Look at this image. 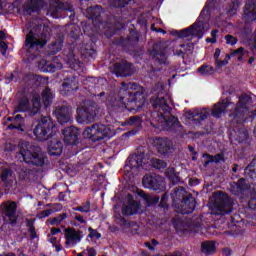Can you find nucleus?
<instances>
[{
  "label": "nucleus",
  "instance_id": "dca6fc26",
  "mask_svg": "<svg viewBox=\"0 0 256 256\" xmlns=\"http://www.w3.org/2000/svg\"><path fill=\"white\" fill-rule=\"evenodd\" d=\"M195 205V198H193V196H190L185 200L179 202L175 207H177L179 213H182V215H189V213L195 211Z\"/></svg>",
  "mask_w": 256,
  "mask_h": 256
},
{
  "label": "nucleus",
  "instance_id": "4be33fe9",
  "mask_svg": "<svg viewBox=\"0 0 256 256\" xmlns=\"http://www.w3.org/2000/svg\"><path fill=\"white\" fill-rule=\"evenodd\" d=\"M139 209H141V204L133 200V198H129L128 203L122 207V214L126 217H129V215H137Z\"/></svg>",
  "mask_w": 256,
  "mask_h": 256
},
{
  "label": "nucleus",
  "instance_id": "8fccbe9b",
  "mask_svg": "<svg viewBox=\"0 0 256 256\" xmlns=\"http://www.w3.org/2000/svg\"><path fill=\"white\" fill-rule=\"evenodd\" d=\"M225 41L227 45H237V38L232 35H226Z\"/></svg>",
  "mask_w": 256,
  "mask_h": 256
},
{
  "label": "nucleus",
  "instance_id": "e2e57ef3",
  "mask_svg": "<svg viewBox=\"0 0 256 256\" xmlns=\"http://www.w3.org/2000/svg\"><path fill=\"white\" fill-rule=\"evenodd\" d=\"M29 232L31 235V239H35V237H37V234H35V228L33 226H30Z\"/></svg>",
  "mask_w": 256,
  "mask_h": 256
},
{
  "label": "nucleus",
  "instance_id": "4c0bfd02",
  "mask_svg": "<svg viewBox=\"0 0 256 256\" xmlns=\"http://www.w3.org/2000/svg\"><path fill=\"white\" fill-rule=\"evenodd\" d=\"M171 127V122L167 120L163 114L158 115V128L160 129H169Z\"/></svg>",
  "mask_w": 256,
  "mask_h": 256
},
{
  "label": "nucleus",
  "instance_id": "cd10ccee",
  "mask_svg": "<svg viewBox=\"0 0 256 256\" xmlns=\"http://www.w3.org/2000/svg\"><path fill=\"white\" fill-rule=\"evenodd\" d=\"M48 153L51 156L61 155L63 153V143L59 140H52L48 146Z\"/></svg>",
  "mask_w": 256,
  "mask_h": 256
},
{
  "label": "nucleus",
  "instance_id": "393cba45",
  "mask_svg": "<svg viewBox=\"0 0 256 256\" xmlns=\"http://www.w3.org/2000/svg\"><path fill=\"white\" fill-rule=\"evenodd\" d=\"M0 179L5 187H11L15 183V172L11 168H5L1 171Z\"/></svg>",
  "mask_w": 256,
  "mask_h": 256
},
{
  "label": "nucleus",
  "instance_id": "37998d69",
  "mask_svg": "<svg viewBox=\"0 0 256 256\" xmlns=\"http://www.w3.org/2000/svg\"><path fill=\"white\" fill-rule=\"evenodd\" d=\"M65 219H67V214L63 213V214L53 218L50 221V225H61V223H63V221H65Z\"/></svg>",
  "mask_w": 256,
  "mask_h": 256
},
{
  "label": "nucleus",
  "instance_id": "e433bc0d",
  "mask_svg": "<svg viewBox=\"0 0 256 256\" xmlns=\"http://www.w3.org/2000/svg\"><path fill=\"white\" fill-rule=\"evenodd\" d=\"M180 47L182 49H176V51H174V55H177L178 57H180V55H183L184 53H187V51H193V43L191 42L187 44H181Z\"/></svg>",
  "mask_w": 256,
  "mask_h": 256
},
{
  "label": "nucleus",
  "instance_id": "f8f14e48",
  "mask_svg": "<svg viewBox=\"0 0 256 256\" xmlns=\"http://www.w3.org/2000/svg\"><path fill=\"white\" fill-rule=\"evenodd\" d=\"M129 89H133V84L131 83H122V86L120 88V99L117 100L113 96H108L107 98V105L108 107H125V102H123V96L126 97V95H131V91Z\"/></svg>",
  "mask_w": 256,
  "mask_h": 256
},
{
  "label": "nucleus",
  "instance_id": "7ed1b4c3",
  "mask_svg": "<svg viewBox=\"0 0 256 256\" xmlns=\"http://www.w3.org/2000/svg\"><path fill=\"white\" fill-rule=\"evenodd\" d=\"M115 135V130L111 126H106L105 124H93L83 131L84 139H89L94 143L97 141H103L105 139H111Z\"/></svg>",
  "mask_w": 256,
  "mask_h": 256
},
{
  "label": "nucleus",
  "instance_id": "6e6552de",
  "mask_svg": "<svg viewBox=\"0 0 256 256\" xmlns=\"http://www.w3.org/2000/svg\"><path fill=\"white\" fill-rule=\"evenodd\" d=\"M78 123H93L97 117V107L94 103L84 101L81 108L77 110Z\"/></svg>",
  "mask_w": 256,
  "mask_h": 256
},
{
  "label": "nucleus",
  "instance_id": "4d7b16f0",
  "mask_svg": "<svg viewBox=\"0 0 256 256\" xmlns=\"http://www.w3.org/2000/svg\"><path fill=\"white\" fill-rule=\"evenodd\" d=\"M236 187L239 189V191H243V189H247V187H245V179L241 178L237 184H235Z\"/></svg>",
  "mask_w": 256,
  "mask_h": 256
},
{
  "label": "nucleus",
  "instance_id": "49530a36",
  "mask_svg": "<svg viewBox=\"0 0 256 256\" xmlns=\"http://www.w3.org/2000/svg\"><path fill=\"white\" fill-rule=\"evenodd\" d=\"M88 231L90 232L88 237H90V239H101V233L97 232V230L89 227Z\"/></svg>",
  "mask_w": 256,
  "mask_h": 256
},
{
  "label": "nucleus",
  "instance_id": "680f3d73",
  "mask_svg": "<svg viewBox=\"0 0 256 256\" xmlns=\"http://www.w3.org/2000/svg\"><path fill=\"white\" fill-rule=\"evenodd\" d=\"M86 251L88 256H97V251H95L94 248H87Z\"/></svg>",
  "mask_w": 256,
  "mask_h": 256
},
{
  "label": "nucleus",
  "instance_id": "72a5a7b5",
  "mask_svg": "<svg viewBox=\"0 0 256 256\" xmlns=\"http://www.w3.org/2000/svg\"><path fill=\"white\" fill-rule=\"evenodd\" d=\"M166 177L171 181V183H173V185L180 181L179 175L175 173V168H168L166 170Z\"/></svg>",
  "mask_w": 256,
  "mask_h": 256
},
{
  "label": "nucleus",
  "instance_id": "bb28decb",
  "mask_svg": "<svg viewBox=\"0 0 256 256\" xmlns=\"http://www.w3.org/2000/svg\"><path fill=\"white\" fill-rule=\"evenodd\" d=\"M71 91H77V81L75 80V78L66 79L60 89V93L62 95H69Z\"/></svg>",
  "mask_w": 256,
  "mask_h": 256
},
{
  "label": "nucleus",
  "instance_id": "4468645a",
  "mask_svg": "<svg viewBox=\"0 0 256 256\" xmlns=\"http://www.w3.org/2000/svg\"><path fill=\"white\" fill-rule=\"evenodd\" d=\"M79 135V129L75 126H70L63 130L64 142L66 145H77L79 142Z\"/></svg>",
  "mask_w": 256,
  "mask_h": 256
},
{
  "label": "nucleus",
  "instance_id": "c756f323",
  "mask_svg": "<svg viewBox=\"0 0 256 256\" xmlns=\"http://www.w3.org/2000/svg\"><path fill=\"white\" fill-rule=\"evenodd\" d=\"M219 57H221V50L217 48L214 53V61L217 69L225 67V65L229 63V59H231V56L229 54L226 55V58L224 60H219Z\"/></svg>",
  "mask_w": 256,
  "mask_h": 256
},
{
  "label": "nucleus",
  "instance_id": "6ab92c4d",
  "mask_svg": "<svg viewBox=\"0 0 256 256\" xmlns=\"http://www.w3.org/2000/svg\"><path fill=\"white\" fill-rule=\"evenodd\" d=\"M55 115L58 123L60 125H65V123L71 122V108L67 106H62L61 108H56Z\"/></svg>",
  "mask_w": 256,
  "mask_h": 256
},
{
  "label": "nucleus",
  "instance_id": "13d9d810",
  "mask_svg": "<svg viewBox=\"0 0 256 256\" xmlns=\"http://www.w3.org/2000/svg\"><path fill=\"white\" fill-rule=\"evenodd\" d=\"M53 213V210H44L38 214L39 219H43L44 217H49Z\"/></svg>",
  "mask_w": 256,
  "mask_h": 256
},
{
  "label": "nucleus",
  "instance_id": "473e14b6",
  "mask_svg": "<svg viewBox=\"0 0 256 256\" xmlns=\"http://www.w3.org/2000/svg\"><path fill=\"white\" fill-rule=\"evenodd\" d=\"M198 73L202 77H207L208 75H213V73H215V68L211 65H202L198 68Z\"/></svg>",
  "mask_w": 256,
  "mask_h": 256
},
{
  "label": "nucleus",
  "instance_id": "2f4dec72",
  "mask_svg": "<svg viewBox=\"0 0 256 256\" xmlns=\"http://www.w3.org/2000/svg\"><path fill=\"white\" fill-rule=\"evenodd\" d=\"M55 95H53V92L49 88H46L42 92V101L44 103L45 107H49L53 103V98Z\"/></svg>",
  "mask_w": 256,
  "mask_h": 256
},
{
  "label": "nucleus",
  "instance_id": "ddd939ff",
  "mask_svg": "<svg viewBox=\"0 0 256 256\" xmlns=\"http://www.w3.org/2000/svg\"><path fill=\"white\" fill-rule=\"evenodd\" d=\"M66 245L68 247H75L83 239V232L74 228H67L64 231Z\"/></svg>",
  "mask_w": 256,
  "mask_h": 256
},
{
  "label": "nucleus",
  "instance_id": "052dcab7",
  "mask_svg": "<svg viewBox=\"0 0 256 256\" xmlns=\"http://www.w3.org/2000/svg\"><path fill=\"white\" fill-rule=\"evenodd\" d=\"M74 219H75L76 221H78V223H82V224L87 223V222L85 221V219L83 218V216H81V215H75Z\"/></svg>",
  "mask_w": 256,
  "mask_h": 256
},
{
  "label": "nucleus",
  "instance_id": "de8ad7c7",
  "mask_svg": "<svg viewBox=\"0 0 256 256\" xmlns=\"http://www.w3.org/2000/svg\"><path fill=\"white\" fill-rule=\"evenodd\" d=\"M244 52V48H239L232 53V57H238V61H243Z\"/></svg>",
  "mask_w": 256,
  "mask_h": 256
},
{
  "label": "nucleus",
  "instance_id": "58836bf2",
  "mask_svg": "<svg viewBox=\"0 0 256 256\" xmlns=\"http://www.w3.org/2000/svg\"><path fill=\"white\" fill-rule=\"evenodd\" d=\"M208 161L205 165H209V163H221L223 161V154H217L215 156H211L209 154L204 155Z\"/></svg>",
  "mask_w": 256,
  "mask_h": 256
},
{
  "label": "nucleus",
  "instance_id": "338daca9",
  "mask_svg": "<svg viewBox=\"0 0 256 256\" xmlns=\"http://www.w3.org/2000/svg\"><path fill=\"white\" fill-rule=\"evenodd\" d=\"M248 205H249L250 209H256V203H255L253 200H251V201L248 203Z\"/></svg>",
  "mask_w": 256,
  "mask_h": 256
},
{
  "label": "nucleus",
  "instance_id": "69168bd1",
  "mask_svg": "<svg viewBox=\"0 0 256 256\" xmlns=\"http://www.w3.org/2000/svg\"><path fill=\"white\" fill-rule=\"evenodd\" d=\"M58 233H61L60 228H52L51 229V235H57Z\"/></svg>",
  "mask_w": 256,
  "mask_h": 256
},
{
  "label": "nucleus",
  "instance_id": "774afa93",
  "mask_svg": "<svg viewBox=\"0 0 256 256\" xmlns=\"http://www.w3.org/2000/svg\"><path fill=\"white\" fill-rule=\"evenodd\" d=\"M145 246L148 247V249H150V251H153L155 249V247H153V245H151L150 242H146Z\"/></svg>",
  "mask_w": 256,
  "mask_h": 256
},
{
  "label": "nucleus",
  "instance_id": "c85d7f7f",
  "mask_svg": "<svg viewBox=\"0 0 256 256\" xmlns=\"http://www.w3.org/2000/svg\"><path fill=\"white\" fill-rule=\"evenodd\" d=\"M8 121H11L8 129H18V131H24L23 125H25V120L23 119V116L16 115L14 118H8Z\"/></svg>",
  "mask_w": 256,
  "mask_h": 256
},
{
  "label": "nucleus",
  "instance_id": "c9c22d12",
  "mask_svg": "<svg viewBox=\"0 0 256 256\" xmlns=\"http://www.w3.org/2000/svg\"><path fill=\"white\" fill-rule=\"evenodd\" d=\"M215 243L214 242H204L202 244V253L206 255H211L215 253Z\"/></svg>",
  "mask_w": 256,
  "mask_h": 256
},
{
  "label": "nucleus",
  "instance_id": "a19ab883",
  "mask_svg": "<svg viewBox=\"0 0 256 256\" xmlns=\"http://www.w3.org/2000/svg\"><path fill=\"white\" fill-rule=\"evenodd\" d=\"M57 13H59V3L56 2L50 6L47 11V15H50L53 19H57V17H59Z\"/></svg>",
  "mask_w": 256,
  "mask_h": 256
},
{
  "label": "nucleus",
  "instance_id": "aec40b11",
  "mask_svg": "<svg viewBox=\"0 0 256 256\" xmlns=\"http://www.w3.org/2000/svg\"><path fill=\"white\" fill-rule=\"evenodd\" d=\"M4 215L8 218L10 223L13 225L17 223V203L10 201L5 202L4 204Z\"/></svg>",
  "mask_w": 256,
  "mask_h": 256
},
{
  "label": "nucleus",
  "instance_id": "1a4fd4ad",
  "mask_svg": "<svg viewBox=\"0 0 256 256\" xmlns=\"http://www.w3.org/2000/svg\"><path fill=\"white\" fill-rule=\"evenodd\" d=\"M17 113L29 112L30 115H37L41 111V102L39 101V96H33L32 105L29 103L27 97L22 98L15 108Z\"/></svg>",
  "mask_w": 256,
  "mask_h": 256
},
{
  "label": "nucleus",
  "instance_id": "f03ea898",
  "mask_svg": "<svg viewBox=\"0 0 256 256\" xmlns=\"http://www.w3.org/2000/svg\"><path fill=\"white\" fill-rule=\"evenodd\" d=\"M18 147L22 160L28 165H35L36 167L45 165V154L40 147L33 146L27 141H20Z\"/></svg>",
  "mask_w": 256,
  "mask_h": 256
},
{
  "label": "nucleus",
  "instance_id": "09e8293b",
  "mask_svg": "<svg viewBox=\"0 0 256 256\" xmlns=\"http://www.w3.org/2000/svg\"><path fill=\"white\" fill-rule=\"evenodd\" d=\"M63 47V41L62 40H59L58 42L54 43L52 45V53L55 54L59 51H61V48Z\"/></svg>",
  "mask_w": 256,
  "mask_h": 256
},
{
  "label": "nucleus",
  "instance_id": "f704fd0d",
  "mask_svg": "<svg viewBox=\"0 0 256 256\" xmlns=\"http://www.w3.org/2000/svg\"><path fill=\"white\" fill-rule=\"evenodd\" d=\"M150 54L152 55L154 60L158 61V63H160V64L166 63V61H167V54L165 53V51L155 52V50H152L150 52Z\"/></svg>",
  "mask_w": 256,
  "mask_h": 256
},
{
  "label": "nucleus",
  "instance_id": "a18cd8bd",
  "mask_svg": "<svg viewBox=\"0 0 256 256\" xmlns=\"http://www.w3.org/2000/svg\"><path fill=\"white\" fill-rule=\"evenodd\" d=\"M152 165L156 169H164V167H167V163H165V161L159 160V159H152Z\"/></svg>",
  "mask_w": 256,
  "mask_h": 256
},
{
  "label": "nucleus",
  "instance_id": "c03bdc74",
  "mask_svg": "<svg viewBox=\"0 0 256 256\" xmlns=\"http://www.w3.org/2000/svg\"><path fill=\"white\" fill-rule=\"evenodd\" d=\"M16 171L19 176V179H27L31 174V170H27L23 168H18Z\"/></svg>",
  "mask_w": 256,
  "mask_h": 256
},
{
  "label": "nucleus",
  "instance_id": "0e129e2a",
  "mask_svg": "<svg viewBox=\"0 0 256 256\" xmlns=\"http://www.w3.org/2000/svg\"><path fill=\"white\" fill-rule=\"evenodd\" d=\"M166 201H167V194H164L162 196V199H161V202H160L161 207H166V205H165Z\"/></svg>",
  "mask_w": 256,
  "mask_h": 256
},
{
  "label": "nucleus",
  "instance_id": "423d86ee",
  "mask_svg": "<svg viewBox=\"0 0 256 256\" xmlns=\"http://www.w3.org/2000/svg\"><path fill=\"white\" fill-rule=\"evenodd\" d=\"M55 124L50 117L44 116L36 121L35 127L33 129L34 137L37 141H47L49 137L53 136L55 133Z\"/></svg>",
  "mask_w": 256,
  "mask_h": 256
},
{
  "label": "nucleus",
  "instance_id": "a211bd4d",
  "mask_svg": "<svg viewBox=\"0 0 256 256\" xmlns=\"http://www.w3.org/2000/svg\"><path fill=\"white\" fill-rule=\"evenodd\" d=\"M152 101V105L154 107H159V109L164 111V113H169L171 111V103H173V100H171V96H158L156 98H153Z\"/></svg>",
  "mask_w": 256,
  "mask_h": 256
},
{
  "label": "nucleus",
  "instance_id": "b1692460",
  "mask_svg": "<svg viewBox=\"0 0 256 256\" xmlns=\"http://www.w3.org/2000/svg\"><path fill=\"white\" fill-rule=\"evenodd\" d=\"M211 115V110L205 108L202 110L195 109V110H190L188 111L184 116L183 119H192L195 121V117H199L201 121H205L207 117Z\"/></svg>",
  "mask_w": 256,
  "mask_h": 256
},
{
  "label": "nucleus",
  "instance_id": "864d4df0",
  "mask_svg": "<svg viewBox=\"0 0 256 256\" xmlns=\"http://www.w3.org/2000/svg\"><path fill=\"white\" fill-rule=\"evenodd\" d=\"M75 61H77L75 59V55L73 54V52H70L69 57L67 59L68 65H70V67H75Z\"/></svg>",
  "mask_w": 256,
  "mask_h": 256
},
{
  "label": "nucleus",
  "instance_id": "9d476101",
  "mask_svg": "<svg viewBox=\"0 0 256 256\" xmlns=\"http://www.w3.org/2000/svg\"><path fill=\"white\" fill-rule=\"evenodd\" d=\"M142 183L146 189H153V191H165V178L157 175H145Z\"/></svg>",
  "mask_w": 256,
  "mask_h": 256
},
{
  "label": "nucleus",
  "instance_id": "20e7f679",
  "mask_svg": "<svg viewBox=\"0 0 256 256\" xmlns=\"http://www.w3.org/2000/svg\"><path fill=\"white\" fill-rule=\"evenodd\" d=\"M209 207L212 215H227L232 211L229 195L222 192H216L212 195Z\"/></svg>",
  "mask_w": 256,
  "mask_h": 256
},
{
  "label": "nucleus",
  "instance_id": "39448f33",
  "mask_svg": "<svg viewBox=\"0 0 256 256\" xmlns=\"http://www.w3.org/2000/svg\"><path fill=\"white\" fill-rule=\"evenodd\" d=\"M151 161L143 154H135L128 158L126 165L124 167V173L127 177H135L139 175V171H148Z\"/></svg>",
  "mask_w": 256,
  "mask_h": 256
},
{
  "label": "nucleus",
  "instance_id": "603ef678",
  "mask_svg": "<svg viewBox=\"0 0 256 256\" xmlns=\"http://www.w3.org/2000/svg\"><path fill=\"white\" fill-rule=\"evenodd\" d=\"M237 9H239V1L234 0V2H232V8L228 10L229 15H235Z\"/></svg>",
  "mask_w": 256,
  "mask_h": 256
},
{
  "label": "nucleus",
  "instance_id": "5fc2aeb1",
  "mask_svg": "<svg viewBox=\"0 0 256 256\" xmlns=\"http://www.w3.org/2000/svg\"><path fill=\"white\" fill-rule=\"evenodd\" d=\"M129 1L130 0H115L113 5L114 7H125Z\"/></svg>",
  "mask_w": 256,
  "mask_h": 256
},
{
  "label": "nucleus",
  "instance_id": "2eb2a0df",
  "mask_svg": "<svg viewBox=\"0 0 256 256\" xmlns=\"http://www.w3.org/2000/svg\"><path fill=\"white\" fill-rule=\"evenodd\" d=\"M153 145L160 155H167V153L173 151V142L167 138H155L153 140Z\"/></svg>",
  "mask_w": 256,
  "mask_h": 256
},
{
  "label": "nucleus",
  "instance_id": "a878e982",
  "mask_svg": "<svg viewBox=\"0 0 256 256\" xmlns=\"http://www.w3.org/2000/svg\"><path fill=\"white\" fill-rule=\"evenodd\" d=\"M188 197H191V194L187 193L183 187L176 188L171 194V198L175 206L181 203V201L188 199Z\"/></svg>",
  "mask_w": 256,
  "mask_h": 256
},
{
  "label": "nucleus",
  "instance_id": "3c124183",
  "mask_svg": "<svg viewBox=\"0 0 256 256\" xmlns=\"http://www.w3.org/2000/svg\"><path fill=\"white\" fill-rule=\"evenodd\" d=\"M128 125H141V119L137 116H133L128 120Z\"/></svg>",
  "mask_w": 256,
  "mask_h": 256
},
{
  "label": "nucleus",
  "instance_id": "9b49d317",
  "mask_svg": "<svg viewBox=\"0 0 256 256\" xmlns=\"http://www.w3.org/2000/svg\"><path fill=\"white\" fill-rule=\"evenodd\" d=\"M206 31H209V25L204 24L203 21H198L189 28L178 32V37H191V35H194L195 37H199V39H201V37L205 35Z\"/></svg>",
  "mask_w": 256,
  "mask_h": 256
},
{
  "label": "nucleus",
  "instance_id": "0eeeda50",
  "mask_svg": "<svg viewBox=\"0 0 256 256\" xmlns=\"http://www.w3.org/2000/svg\"><path fill=\"white\" fill-rule=\"evenodd\" d=\"M48 39L49 33L45 32L39 35L31 30L26 36V47H28L29 53L43 49L47 45Z\"/></svg>",
  "mask_w": 256,
  "mask_h": 256
},
{
  "label": "nucleus",
  "instance_id": "f257e3e1",
  "mask_svg": "<svg viewBox=\"0 0 256 256\" xmlns=\"http://www.w3.org/2000/svg\"><path fill=\"white\" fill-rule=\"evenodd\" d=\"M251 103H253V100L246 94L239 97L236 105L229 100H223L214 106L212 115L213 117H216V119H219L223 113L230 111L229 116L233 123H245L249 117H253L255 115L251 112Z\"/></svg>",
  "mask_w": 256,
  "mask_h": 256
},
{
  "label": "nucleus",
  "instance_id": "79ce46f5",
  "mask_svg": "<svg viewBox=\"0 0 256 256\" xmlns=\"http://www.w3.org/2000/svg\"><path fill=\"white\" fill-rule=\"evenodd\" d=\"M81 54L84 55V57H95V49L91 46H85L81 49Z\"/></svg>",
  "mask_w": 256,
  "mask_h": 256
},
{
  "label": "nucleus",
  "instance_id": "7c9ffc66",
  "mask_svg": "<svg viewBox=\"0 0 256 256\" xmlns=\"http://www.w3.org/2000/svg\"><path fill=\"white\" fill-rule=\"evenodd\" d=\"M140 197H142L143 201H145L146 205L150 207V205H157L159 203V197L157 196H151L149 194H146L143 191L139 192Z\"/></svg>",
  "mask_w": 256,
  "mask_h": 256
},
{
  "label": "nucleus",
  "instance_id": "412c9836",
  "mask_svg": "<svg viewBox=\"0 0 256 256\" xmlns=\"http://www.w3.org/2000/svg\"><path fill=\"white\" fill-rule=\"evenodd\" d=\"M243 19L244 21H256V0H247Z\"/></svg>",
  "mask_w": 256,
  "mask_h": 256
},
{
  "label": "nucleus",
  "instance_id": "ea45409f",
  "mask_svg": "<svg viewBox=\"0 0 256 256\" xmlns=\"http://www.w3.org/2000/svg\"><path fill=\"white\" fill-rule=\"evenodd\" d=\"M28 7L31 11H37L43 7V0H28Z\"/></svg>",
  "mask_w": 256,
  "mask_h": 256
},
{
  "label": "nucleus",
  "instance_id": "6e6d98bb",
  "mask_svg": "<svg viewBox=\"0 0 256 256\" xmlns=\"http://www.w3.org/2000/svg\"><path fill=\"white\" fill-rule=\"evenodd\" d=\"M82 213H89L91 211V203L88 201L81 206Z\"/></svg>",
  "mask_w": 256,
  "mask_h": 256
},
{
  "label": "nucleus",
  "instance_id": "5701e85b",
  "mask_svg": "<svg viewBox=\"0 0 256 256\" xmlns=\"http://www.w3.org/2000/svg\"><path fill=\"white\" fill-rule=\"evenodd\" d=\"M62 68H63V64L57 62V59H55L53 63L48 62L45 59H42L38 63V69H40V71H42L43 73H51L55 71V69H62Z\"/></svg>",
  "mask_w": 256,
  "mask_h": 256
},
{
  "label": "nucleus",
  "instance_id": "bf43d9fd",
  "mask_svg": "<svg viewBox=\"0 0 256 256\" xmlns=\"http://www.w3.org/2000/svg\"><path fill=\"white\" fill-rule=\"evenodd\" d=\"M0 49L2 50V55H5L7 53V43H5L4 41L0 42Z\"/></svg>",
  "mask_w": 256,
  "mask_h": 256
},
{
  "label": "nucleus",
  "instance_id": "f3484780",
  "mask_svg": "<svg viewBox=\"0 0 256 256\" xmlns=\"http://www.w3.org/2000/svg\"><path fill=\"white\" fill-rule=\"evenodd\" d=\"M112 73H115L116 77H129L133 73V68L128 62L116 63L112 68Z\"/></svg>",
  "mask_w": 256,
  "mask_h": 256
}]
</instances>
